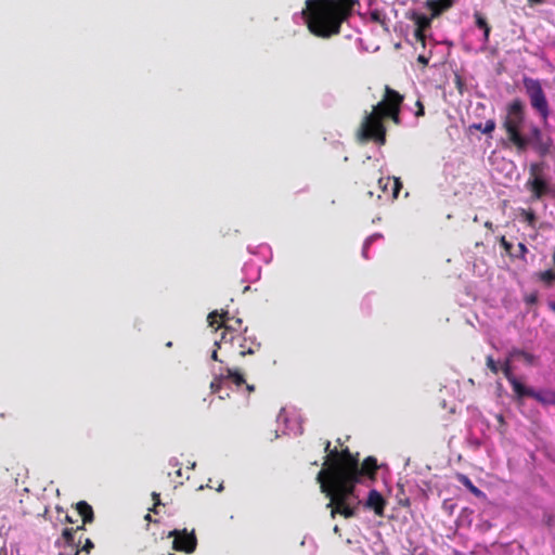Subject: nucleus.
Masks as SVG:
<instances>
[{
    "mask_svg": "<svg viewBox=\"0 0 555 555\" xmlns=\"http://www.w3.org/2000/svg\"><path fill=\"white\" fill-rule=\"evenodd\" d=\"M332 465L328 470H320L317 480L321 491L330 499L327 507L331 508V516L341 515L345 518H352L357 515V507L352 505L356 485L362 477L375 479L378 464L374 456H367L362 464L359 462V453H351L349 448L335 450L331 454Z\"/></svg>",
    "mask_w": 555,
    "mask_h": 555,
    "instance_id": "f257e3e1",
    "label": "nucleus"
},
{
    "mask_svg": "<svg viewBox=\"0 0 555 555\" xmlns=\"http://www.w3.org/2000/svg\"><path fill=\"white\" fill-rule=\"evenodd\" d=\"M356 0H307L302 10L309 31L319 38L340 34L341 25L352 14Z\"/></svg>",
    "mask_w": 555,
    "mask_h": 555,
    "instance_id": "f03ea898",
    "label": "nucleus"
},
{
    "mask_svg": "<svg viewBox=\"0 0 555 555\" xmlns=\"http://www.w3.org/2000/svg\"><path fill=\"white\" fill-rule=\"evenodd\" d=\"M525 121L524 103L519 99L513 100L507 107V114L503 121V128L506 131L511 143L519 151L525 152L530 140L522 135L520 130Z\"/></svg>",
    "mask_w": 555,
    "mask_h": 555,
    "instance_id": "7ed1b4c3",
    "label": "nucleus"
},
{
    "mask_svg": "<svg viewBox=\"0 0 555 555\" xmlns=\"http://www.w3.org/2000/svg\"><path fill=\"white\" fill-rule=\"evenodd\" d=\"M386 132L387 130L382 113L376 108V105H374L370 113L365 112L357 130V137L362 142L373 141L378 145H385Z\"/></svg>",
    "mask_w": 555,
    "mask_h": 555,
    "instance_id": "20e7f679",
    "label": "nucleus"
},
{
    "mask_svg": "<svg viewBox=\"0 0 555 555\" xmlns=\"http://www.w3.org/2000/svg\"><path fill=\"white\" fill-rule=\"evenodd\" d=\"M404 95L397 90L385 86L382 100L376 104L384 119H390L395 125H401L400 112Z\"/></svg>",
    "mask_w": 555,
    "mask_h": 555,
    "instance_id": "39448f33",
    "label": "nucleus"
},
{
    "mask_svg": "<svg viewBox=\"0 0 555 555\" xmlns=\"http://www.w3.org/2000/svg\"><path fill=\"white\" fill-rule=\"evenodd\" d=\"M524 86L532 108L540 114L543 120H546L550 115V107L540 81L525 78Z\"/></svg>",
    "mask_w": 555,
    "mask_h": 555,
    "instance_id": "423d86ee",
    "label": "nucleus"
},
{
    "mask_svg": "<svg viewBox=\"0 0 555 555\" xmlns=\"http://www.w3.org/2000/svg\"><path fill=\"white\" fill-rule=\"evenodd\" d=\"M544 169V163H532L529 167V179L526 186L531 192L533 199H541L551 191L547 181L543 178Z\"/></svg>",
    "mask_w": 555,
    "mask_h": 555,
    "instance_id": "0eeeda50",
    "label": "nucleus"
},
{
    "mask_svg": "<svg viewBox=\"0 0 555 555\" xmlns=\"http://www.w3.org/2000/svg\"><path fill=\"white\" fill-rule=\"evenodd\" d=\"M221 325L223 327V332L221 334L220 341H216V345L220 348L222 344L231 343L234 340L241 341L245 340L241 335L235 334L241 326L242 320L238 318L230 317L228 311H222L221 315Z\"/></svg>",
    "mask_w": 555,
    "mask_h": 555,
    "instance_id": "6e6552de",
    "label": "nucleus"
},
{
    "mask_svg": "<svg viewBox=\"0 0 555 555\" xmlns=\"http://www.w3.org/2000/svg\"><path fill=\"white\" fill-rule=\"evenodd\" d=\"M168 537L173 538L172 548L177 552L191 554L196 550L197 538L194 530L175 529L169 532Z\"/></svg>",
    "mask_w": 555,
    "mask_h": 555,
    "instance_id": "1a4fd4ad",
    "label": "nucleus"
},
{
    "mask_svg": "<svg viewBox=\"0 0 555 555\" xmlns=\"http://www.w3.org/2000/svg\"><path fill=\"white\" fill-rule=\"evenodd\" d=\"M529 145L537 151V153L544 157L551 152L553 141L550 137H543L542 131L538 127H532Z\"/></svg>",
    "mask_w": 555,
    "mask_h": 555,
    "instance_id": "9d476101",
    "label": "nucleus"
},
{
    "mask_svg": "<svg viewBox=\"0 0 555 555\" xmlns=\"http://www.w3.org/2000/svg\"><path fill=\"white\" fill-rule=\"evenodd\" d=\"M85 526L86 525L82 524L80 526H77L76 528H73V527L64 528L62 531L61 539H57L55 541V546L76 548L77 545L81 544V542H82V537L80 535L76 540V534L79 531L85 530Z\"/></svg>",
    "mask_w": 555,
    "mask_h": 555,
    "instance_id": "9b49d317",
    "label": "nucleus"
},
{
    "mask_svg": "<svg viewBox=\"0 0 555 555\" xmlns=\"http://www.w3.org/2000/svg\"><path fill=\"white\" fill-rule=\"evenodd\" d=\"M386 506V500L383 498V495L375 489H372L369 492L365 507L369 509L374 511V513L377 516H384V511Z\"/></svg>",
    "mask_w": 555,
    "mask_h": 555,
    "instance_id": "f8f14e48",
    "label": "nucleus"
},
{
    "mask_svg": "<svg viewBox=\"0 0 555 555\" xmlns=\"http://www.w3.org/2000/svg\"><path fill=\"white\" fill-rule=\"evenodd\" d=\"M453 5V0H428L427 8L431 12V17H437Z\"/></svg>",
    "mask_w": 555,
    "mask_h": 555,
    "instance_id": "ddd939ff",
    "label": "nucleus"
},
{
    "mask_svg": "<svg viewBox=\"0 0 555 555\" xmlns=\"http://www.w3.org/2000/svg\"><path fill=\"white\" fill-rule=\"evenodd\" d=\"M76 509L81 517L83 525L91 524L94 520L93 508L86 501L78 502Z\"/></svg>",
    "mask_w": 555,
    "mask_h": 555,
    "instance_id": "4468645a",
    "label": "nucleus"
},
{
    "mask_svg": "<svg viewBox=\"0 0 555 555\" xmlns=\"http://www.w3.org/2000/svg\"><path fill=\"white\" fill-rule=\"evenodd\" d=\"M475 25L483 31V42H489L491 27L487 22V18L478 11L474 13Z\"/></svg>",
    "mask_w": 555,
    "mask_h": 555,
    "instance_id": "2eb2a0df",
    "label": "nucleus"
},
{
    "mask_svg": "<svg viewBox=\"0 0 555 555\" xmlns=\"http://www.w3.org/2000/svg\"><path fill=\"white\" fill-rule=\"evenodd\" d=\"M431 18L428 17L425 14L413 12L411 20L415 23L416 29L426 30L430 27Z\"/></svg>",
    "mask_w": 555,
    "mask_h": 555,
    "instance_id": "dca6fc26",
    "label": "nucleus"
},
{
    "mask_svg": "<svg viewBox=\"0 0 555 555\" xmlns=\"http://www.w3.org/2000/svg\"><path fill=\"white\" fill-rule=\"evenodd\" d=\"M511 386L518 398L530 397V395H533L532 388L526 387L517 378L512 380Z\"/></svg>",
    "mask_w": 555,
    "mask_h": 555,
    "instance_id": "f3484780",
    "label": "nucleus"
},
{
    "mask_svg": "<svg viewBox=\"0 0 555 555\" xmlns=\"http://www.w3.org/2000/svg\"><path fill=\"white\" fill-rule=\"evenodd\" d=\"M509 358H520L522 359L528 365H532L535 361V356L528 352V351H525V350H521V349H517V348H514L513 350H511L509 352Z\"/></svg>",
    "mask_w": 555,
    "mask_h": 555,
    "instance_id": "a211bd4d",
    "label": "nucleus"
},
{
    "mask_svg": "<svg viewBox=\"0 0 555 555\" xmlns=\"http://www.w3.org/2000/svg\"><path fill=\"white\" fill-rule=\"evenodd\" d=\"M552 260H553V263L555 266V250L553 251ZM538 278H539V280L541 282H543L544 284L550 286L555 281V270L548 269V270H545V271H541V272L538 273Z\"/></svg>",
    "mask_w": 555,
    "mask_h": 555,
    "instance_id": "6ab92c4d",
    "label": "nucleus"
},
{
    "mask_svg": "<svg viewBox=\"0 0 555 555\" xmlns=\"http://www.w3.org/2000/svg\"><path fill=\"white\" fill-rule=\"evenodd\" d=\"M225 379H231L235 386L241 387L246 384L243 374L237 369H227Z\"/></svg>",
    "mask_w": 555,
    "mask_h": 555,
    "instance_id": "aec40b11",
    "label": "nucleus"
},
{
    "mask_svg": "<svg viewBox=\"0 0 555 555\" xmlns=\"http://www.w3.org/2000/svg\"><path fill=\"white\" fill-rule=\"evenodd\" d=\"M457 480L463 486H465L473 494L477 496L481 494V491L473 483V481L466 475L459 474Z\"/></svg>",
    "mask_w": 555,
    "mask_h": 555,
    "instance_id": "412c9836",
    "label": "nucleus"
},
{
    "mask_svg": "<svg viewBox=\"0 0 555 555\" xmlns=\"http://www.w3.org/2000/svg\"><path fill=\"white\" fill-rule=\"evenodd\" d=\"M224 380H225V376L223 374H220L219 376H215V378L211 380V383L209 385L211 393L220 392Z\"/></svg>",
    "mask_w": 555,
    "mask_h": 555,
    "instance_id": "4be33fe9",
    "label": "nucleus"
},
{
    "mask_svg": "<svg viewBox=\"0 0 555 555\" xmlns=\"http://www.w3.org/2000/svg\"><path fill=\"white\" fill-rule=\"evenodd\" d=\"M335 450H338V449L337 448L331 449V441L326 440L324 443V451L327 453V455L325 457V462L323 463L324 467L321 470H328L331 468V465H332L331 454Z\"/></svg>",
    "mask_w": 555,
    "mask_h": 555,
    "instance_id": "5701e85b",
    "label": "nucleus"
},
{
    "mask_svg": "<svg viewBox=\"0 0 555 555\" xmlns=\"http://www.w3.org/2000/svg\"><path fill=\"white\" fill-rule=\"evenodd\" d=\"M220 315L221 313H219L218 311L210 312L207 318L209 325L212 327L216 326V328L222 327Z\"/></svg>",
    "mask_w": 555,
    "mask_h": 555,
    "instance_id": "b1692460",
    "label": "nucleus"
},
{
    "mask_svg": "<svg viewBox=\"0 0 555 555\" xmlns=\"http://www.w3.org/2000/svg\"><path fill=\"white\" fill-rule=\"evenodd\" d=\"M474 127L483 133H491L495 129V121L493 119H489L486 121L483 127L481 124L474 125Z\"/></svg>",
    "mask_w": 555,
    "mask_h": 555,
    "instance_id": "393cba45",
    "label": "nucleus"
},
{
    "mask_svg": "<svg viewBox=\"0 0 555 555\" xmlns=\"http://www.w3.org/2000/svg\"><path fill=\"white\" fill-rule=\"evenodd\" d=\"M502 372H503L505 378L508 380L509 384L512 383L513 379H516L515 375L512 372V366H511V360L509 359H507L505 361V363L503 364Z\"/></svg>",
    "mask_w": 555,
    "mask_h": 555,
    "instance_id": "a878e982",
    "label": "nucleus"
},
{
    "mask_svg": "<svg viewBox=\"0 0 555 555\" xmlns=\"http://www.w3.org/2000/svg\"><path fill=\"white\" fill-rule=\"evenodd\" d=\"M532 393L533 395H530V397L541 403H544V404L545 403H554L555 404V393H552V397H553L552 399L545 398L541 392H538L534 389H532Z\"/></svg>",
    "mask_w": 555,
    "mask_h": 555,
    "instance_id": "bb28decb",
    "label": "nucleus"
},
{
    "mask_svg": "<svg viewBox=\"0 0 555 555\" xmlns=\"http://www.w3.org/2000/svg\"><path fill=\"white\" fill-rule=\"evenodd\" d=\"M79 554L81 552H85L87 554H90V552L94 548V543L91 541V539L86 538L81 544L78 545Z\"/></svg>",
    "mask_w": 555,
    "mask_h": 555,
    "instance_id": "cd10ccee",
    "label": "nucleus"
},
{
    "mask_svg": "<svg viewBox=\"0 0 555 555\" xmlns=\"http://www.w3.org/2000/svg\"><path fill=\"white\" fill-rule=\"evenodd\" d=\"M521 215L524 216L526 222L530 227H534L537 217H535V214L532 210H525V209H522Z\"/></svg>",
    "mask_w": 555,
    "mask_h": 555,
    "instance_id": "c85d7f7f",
    "label": "nucleus"
},
{
    "mask_svg": "<svg viewBox=\"0 0 555 555\" xmlns=\"http://www.w3.org/2000/svg\"><path fill=\"white\" fill-rule=\"evenodd\" d=\"M370 18L374 23H377V24H380V25L385 24V17L383 16V14L378 10L371 11L370 12Z\"/></svg>",
    "mask_w": 555,
    "mask_h": 555,
    "instance_id": "c756f323",
    "label": "nucleus"
},
{
    "mask_svg": "<svg viewBox=\"0 0 555 555\" xmlns=\"http://www.w3.org/2000/svg\"><path fill=\"white\" fill-rule=\"evenodd\" d=\"M392 184H393V185H392V196H393L395 198H397V197H398V195H399V192H400V190H401V188H402V183H401V181H400V179H399V178H393V180H392Z\"/></svg>",
    "mask_w": 555,
    "mask_h": 555,
    "instance_id": "7c9ffc66",
    "label": "nucleus"
},
{
    "mask_svg": "<svg viewBox=\"0 0 555 555\" xmlns=\"http://www.w3.org/2000/svg\"><path fill=\"white\" fill-rule=\"evenodd\" d=\"M500 245L503 247V249L509 255L512 256V248H513V244L509 243L505 236H501L500 237Z\"/></svg>",
    "mask_w": 555,
    "mask_h": 555,
    "instance_id": "2f4dec72",
    "label": "nucleus"
},
{
    "mask_svg": "<svg viewBox=\"0 0 555 555\" xmlns=\"http://www.w3.org/2000/svg\"><path fill=\"white\" fill-rule=\"evenodd\" d=\"M543 524L545 526H547L548 528H552L555 526V516L553 514H550V513H545L543 515Z\"/></svg>",
    "mask_w": 555,
    "mask_h": 555,
    "instance_id": "473e14b6",
    "label": "nucleus"
},
{
    "mask_svg": "<svg viewBox=\"0 0 555 555\" xmlns=\"http://www.w3.org/2000/svg\"><path fill=\"white\" fill-rule=\"evenodd\" d=\"M487 366L492 373L498 374L499 366L491 356L487 357Z\"/></svg>",
    "mask_w": 555,
    "mask_h": 555,
    "instance_id": "72a5a7b5",
    "label": "nucleus"
},
{
    "mask_svg": "<svg viewBox=\"0 0 555 555\" xmlns=\"http://www.w3.org/2000/svg\"><path fill=\"white\" fill-rule=\"evenodd\" d=\"M152 498H153V501H154V506L150 511L153 512V513H157L156 507L162 504L160 494L158 492H153L152 493Z\"/></svg>",
    "mask_w": 555,
    "mask_h": 555,
    "instance_id": "f704fd0d",
    "label": "nucleus"
},
{
    "mask_svg": "<svg viewBox=\"0 0 555 555\" xmlns=\"http://www.w3.org/2000/svg\"><path fill=\"white\" fill-rule=\"evenodd\" d=\"M414 37L416 41L421 42L423 46H425V31L421 29H416L414 31Z\"/></svg>",
    "mask_w": 555,
    "mask_h": 555,
    "instance_id": "c9c22d12",
    "label": "nucleus"
},
{
    "mask_svg": "<svg viewBox=\"0 0 555 555\" xmlns=\"http://www.w3.org/2000/svg\"><path fill=\"white\" fill-rule=\"evenodd\" d=\"M415 105H416V107H417V109H416V112H415V116H416V117H422V116H424V115H425V108H424L423 103H422L420 100H417V101H416V103H415Z\"/></svg>",
    "mask_w": 555,
    "mask_h": 555,
    "instance_id": "e433bc0d",
    "label": "nucleus"
},
{
    "mask_svg": "<svg viewBox=\"0 0 555 555\" xmlns=\"http://www.w3.org/2000/svg\"><path fill=\"white\" fill-rule=\"evenodd\" d=\"M240 348L241 349H240L238 353H240L241 357H245L246 354L254 353V349L251 347L245 348L243 346V344H240Z\"/></svg>",
    "mask_w": 555,
    "mask_h": 555,
    "instance_id": "4c0bfd02",
    "label": "nucleus"
},
{
    "mask_svg": "<svg viewBox=\"0 0 555 555\" xmlns=\"http://www.w3.org/2000/svg\"><path fill=\"white\" fill-rule=\"evenodd\" d=\"M525 301L529 305L535 304L538 301V294L532 293V294L526 296Z\"/></svg>",
    "mask_w": 555,
    "mask_h": 555,
    "instance_id": "58836bf2",
    "label": "nucleus"
},
{
    "mask_svg": "<svg viewBox=\"0 0 555 555\" xmlns=\"http://www.w3.org/2000/svg\"><path fill=\"white\" fill-rule=\"evenodd\" d=\"M498 423L500 424L501 427H504L505 426V420H504V416L502 414H498L495 416Z\"/></svg>",
    "mask_w": 555,
    "mask_h": 555,
    "instance_id": "ea45409f",
    "label": "nucleus"
},
{
    "mask_svg": "<svg viewBox=\"0 0 555 555\" xmlns=\"http://www.w3.org/2000/svg\"><path fill=\"white\" fill-rule=\"evenodd\" d=\"M518 249H519L521 256H525V254L528 251L527 247H526V245L524 243H519L518 244Z\"/></svg>",
    "mask_w": 555,
    "mask_h": 555,
    "instance_id": "a19ab883",
    "label": "nucleus"
},
{
    "mask_svg": "<svg viewBox=\"0 0 555 555\" xmlns=\"http://www.w3.org/2000/svg\"><path fill=\"white\" fill-rule=\"evenodd\" d=\"M211 359H212L214 361H220V360H219V358H218V352H217V350H214V351H212V353H211Z\"/></svg>",
    "mask_w": 555,
    "mask_h": 555,
    "instance_id": "79ce46f5",
    "label": "nucleus"
},
{
    "mask_svg": "<svg viewBox=\"0 0 555 555\" xmlns=\"http://www.w3.org/2000/svg\"><path fill=\"white\" fill-rule=\"evenodd\" d=\"M418 62L423 63V64H427V59L423 55H420L418 59H417Z\"/></svg>",
    "mask_w": 555,
    "mask_h": 555,
    "instance_id": "37998d69",
    "label": "nucleus"
},
{
    "mask_svg": "<svg viewBox=\"0 0 555 555\" xmlns=\"http://www.w3.org/2000/svg\"><path fill=\"white\" fill-rule=\"evenodd\" d=\"M246 385V389L247 391L250 393L255 390V386L254 385H249V384H245Z\"/></svg>",
    "mask_w": 555,
    "mask_h": 555,
    "instance_id": "c03bdc74",
    "label": "nucleus"
},
{
    "mask_svg": "<svg viewBox=\"0 0 555 555\" xmlns=\"http://www.w3.org/2000/svg\"><path fill=\"white\" fill-rule=\"evenodd\" d=\"M544 0H528L530 4H541Z\"/></svg>",
    "mask_w": 555,
    "mask_h": 555,
    "instance_id": "a18cd8bd",
    "label": "nucleus"
},
{
    "mask_svg": "<svg viewBox=\"0 0 555 555\" xmlns=\"http://www.w3.org/2000/svg\"><path fill=\"white\" fill-rule=\"evenodd\" d=\"M548 308L555 312V301H550L548 302Z\"/></svg>",
    "mask_w": 555,
    "mask_h": 555,
    "instance_id": "49530a36",
    "label": "nucleus"
},
{
    "mask_svg": "<svg viewBox=\"0 0 555 555\" xmlns=\"http://www.w3.org/2000/svg\"><path fill=\"white\" fill-rule=\"evenodd\" d=\"M65 521H66V522H70V524H73V522H74V520L72 519V517H70V516H68V515H66V517H65Z\"/></svg>",
    "mask_w": 555,
    "mask_h": 555,
    "instance_id": "de8ad7c7",
    "label": "nucleus"
},
{
    "mask_svg": "<svg viewBox=\"0 0 555 555\" xmlns=\"http://www.w3.org/2000/svg\"><path fill=\"white\" fill-rule=\"evenodd\" d=\"M176 475H177V477H181V476H182V469H181V468H178V469L176 470Z\"/></svg>",
    "mask_w": 555,
    "mask_h": 555,
    "instance_id": "09e8293b",
    "label": "nucleus"
},
{
    "mask_svg": "<svg viewBox=\"0 0 555 555\" xmlns=\"http://www.w3.org/2000/svg\"><path fill=\"white\" fill-rule=\"evenodd\" d=\"M74 551V555H79V548L78 546L76 548H72ZM59 555H63V554H59Z\"/></svg>",
    "mask_w": 555,
    "mask_h": 555,
    "instance_id": "8fccbe9b",
    "label": "nucleus"
},
{
    "mask_svg": "<svg viewBox=\"0 0 555 555\" xmlns=\"http://www.w3.org/2000/svg\"><path fill=\"white\" fill-rule=\"evenodd\" d=\"M485 227L489 228V229H492V222L491 221H487L485 223Z\"/></svg>",
    "mask_w": 555,
    "mask_h": 555,
    "instance_id": "3c124183",
    "label": "nucleus"
},
{
    "mask_svg": "<svg viewBox=\"0 0 555 555\" xmlns=\"http://www.w3.org/2000/svg\"><path fill=\"white\" fill-rule=\"evenodd\" d=\"M0 555H7V550L4 547L0 548Z\"/></svg>",
    "mask_w": 555,
    "mask_h": 555,
    "instance_id": "603ef678",
    "label": "nucleus"
},
{
    "mask_svg": "<svg viewBox=\"0 0 555 555\" xmlns=\"http://www.w3.org/2000/svg\"><path fill=\"white\" fill-rule=\"evenodd\" d=\"M145 519H146V520H149V521H151V520H152L151 515H150V514H146V515H145Z\"/></svg>",
    "mask_w": 555,
    "mask_h": 555,
    "instance_id": "864d4df0",
    "label": "nucleus"
},
{
    "mask_svg": "<svg viewBox=\"0 0 555 555\" xmlns=\"http://www.w3.org/2000/svg\"><path fill=\"white\" fill-rule=\"evenodd\" d=\"M334 531H335V532H338V531H339L338 526H335V527H334Z\"/></svg>",
    "mask_w": 555,
    "mask_h": 555,
    "instance_id": "5fc2aeb1",
    "label": "nucleus"
},
{
    "mask_svg": "<svg viewBox=\"0 0 555 555\" xmlns=\"http://www.w3.org/2000/svg\"><path fill=\"white\" fill-rule=\"evenodd\" d=\"M222 488H223L222 485H220L219 488H218V491H221Z\"/></svg>",
    "mask_w": 555,
    "mask_h": 555,
    "instance_id": "6e6d98bb",
    "label": "nucleus"
},
{
    "mask_svg": "<svg viewBox=\"0 0 555 555\" xmlns=\"http://www.w3.org/2000/svg\"><path fill=\"white\" fill-rule=\"evenodd\" d=\"M168 555H176V554L169 553Z\"/></svg>",
    "mask_w": 555,
    "mask_h": 555,
    "instance_id": "4d7b16f0",
    "label": "nucleus"
}]
</instances>
